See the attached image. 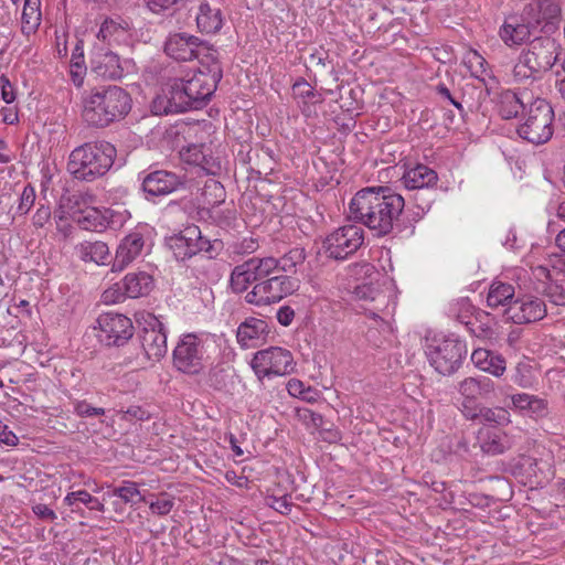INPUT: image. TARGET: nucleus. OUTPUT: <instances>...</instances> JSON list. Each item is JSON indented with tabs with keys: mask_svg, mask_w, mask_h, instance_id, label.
Listing matches in <instances>:
<instances>
[{
	"mask_svg": "<svg viewBox=\"0 0 565 565\" xmlns=\"http://www.w3.org/2000/svg\"><path fill=\"white\" fill-rule=\"evenodd\" d=\"M405 207L404 198L388 186L361 189L349 204L350 217L377 237L396 233V221Z\"/></svg>",
	"mask_w": 565,
	"mask_h": 565,
	"instance_id": "1",
	"label": "nucleus"
},
{
	"mask_svg": "<svg viewBox=\"0 0 565 565\" xmlns=\"http://www.w3.org/2000/svg\"><path fill=\"white\" fill-rule=\"evenodd\" d=\"M218 83L199 71L186 78H173L152 100V111L156 115H168L201 109L211 99Z\"/></svg>",
	"mask_w": 565,
	"mask_h": 565,
	"instance_id": "2",
	"label": "nucleus"
},
{
	"mask_svg": "<svg viewBox=\"0 0 565 565\" xmlns=\"http://www.w3.org/2000/svg\"><path fill=\"white\" fill-rule=\"evenodd\" d=\"M562 45L553 38L537 36L520 52L513 68V83L533 86L543 79L546 73L561 67L565 62Z\"/></svg>",
	"mask_w": 565,
	"mask_h": 565,
	"instance_id": "3",
	"label": "nucleus"
},
{
	"mask_svg": "<svg viewBox=\"0 0 565 565\" xmlns=\"http://www.w3.org/2000/svg\"><path fill=\"white\" fill-rule=\"evenodd\" d=\"M131 109V97L116 85L90 89L83 97V119L93 127H107L125 118Z\"/></svg>",
	"mask_w": 565,
	"mask_h": 565,
	"instance_id": "4",
	"label": "nucleus"
},
{
	"mask_svg": "<svg viewBox=\"0 0 565 565\" xmlns=\"http://www.w3.org/2000/svg\"><path fill=\"white\" fill-rule=\"evenodd\" d=\"M116 154L108 141L85 142L71 151L67 171L76 180L92 182L109 171Z\"/></svg>",
	"mask_w": 565,
	"mask_h": 565,
	"instance_id": "5",
	"label": "nucleus"
},
{
	"mask_svg": "<svg viewBox=\"0 0 565 565\" xmlns=\"http://www.w3.org/2000/svg\"><path fill=\"white\" fill-rule=\"evenodd\" d=\"M524 121L518 127V135L534 145L547 142L554 132V110L551 104L534 96L524 111Z\"/></svg>",
	"mask_w": 565,
	"mask_h": 565,
	"instance_id": "6",
	"label": "nucleus"
},
{
	"mask_svg": "<svg viewBox=\"0 0 565 565\" xmlns=\"http://www.w3.org/2000/svg\"><path fill=\"white\" fill-rule=\"evenodd\" d=\"M468 353L467 344L454 334L433 338L426 347L430 365L441 375L456 373Z\"/></svg>",
	"mask_w": 565,
	"mask_h": 565,
	"instance_id": "7",
	"label": "nucleus"
},
{
	"mask_svg": "<svg viewBox=\"0 0 565 565\" xmlns=\"http://www.w3.org/2000/svg\"><path fill=\"white\" fill-rule=\"evenodd\" d=\"M299 288L298 280L278 271L260 279L245 296L247 303L266 306L292 295Z\"/></svg>",
	"mask_w": 565,
	"mask_h": 565,
	"instance_id": "8",
	"label": "nucleus"
},
{
	"mask_svg": "<svg viewBox=\"0 0 565 565\" xmlns=\"http://www.w3.org/2000/svg\"><path fill=\"white\" fill-rule=\"evenodd\" d=\"M137 322L139 326L138 338L145 358L151 362L160 361L168 351L167 332L163 323L150 312L140 313Z\"/></svg>",
	"mask_w": 565,
	"mask_h": 565,
	"instance_id": "9",
	"label": "nucleus"
},
{
	"mask_svg": "<svg viewBox=\"0 0 565 565\" xmlns=\"http://www.w3.org/2000/svg\"><path fill=\"white\" fill-rule=\"evenodd\" d=\"M257 379L262 382L264 379L273 376H285L294 371L295 362L291 352L280 347H270L256 352L250 361Z\"/></svg>",
	"mask_w": 565,
	"mask_h": 565,
	"instance_id": "10",
	"label": "nucleus"
},
{
	"mask_svg": "<svg viewBox=\"0 0 565 565\" xmlns=\"http://www.w3.org/2000/svg\"><path fill=\"white\" fill-rule=\"evenodd\" d=\"M173 366L186 375H198L205 366L204 341L195 333L183 334L172 352Z\"/></svg>",
	"mask_w": 565,
	"mask_h": 565,
	"instance_id": "11",
	"label": "nucleus"
},
{
	"mask_svg": "<svg viewBox=\"0 0 565 565\" xmlns=\"http://www.w3.org/2000/svg\"><path fill=\"white\" fill-rule=\"evenodd\" d=\"M364 243V230L355 224L341 226L323 239L322 249L327 257L344 260Z\"/></svg>",
	"mask_w": 565,
	"mask_h": 565,
	"instance_id": "12",
	"label": "nucleus"
},
{
	"mask_svg": "<svg viewBox=\"0 0 565 565\" xmlns=\"http://www.w3.org/2000/svg\"><path fill=\"white\" fill-rule=\"evenodd\" d=\"M536 279L535 289L555 306H565V264L557 262L553 265L531 267Z\"/></svg>",
	"mask_w": 565,
	"mask_h": 565,
	"instance_id": "13",
	"label": "nucleus"
},
{
	"mask_svg": "<svg viewBox=\"0 0 565 565\" xmlns=\"http://www.w3.org/2000/svg\"><path fill=\"white\" fill-rule=\"evenodd\" d=\"M139 179H141V189L147 200L167 196L183 189L186 183L185 174L164 169L143 171L139 174Z\"/></svg>",
	"mask_w": 565,
	"mask_h": 565,
	"instance_id": "14",
	"label": "nucleus"
},
{
	"mask_svg": "<svg viewBox=\"0 0 565 565\" xmlns=\"http://www.w3.org/2000/svg\"><path fill=\"white\" fill-rule=\"evenodd\" d=\"M98 339L107 347L124 345L134 335L130 318L117 312H105L97 318Z\"/></svg>",
	"mask_w": 565,
	"mask_h": 565,
	"instance_id": "15",
	"label": "nucleus"
},
{
	"mask_svg": "<svg viewBox=\"0 0 565 565\" xmlns=\"http://www.w3.org/2000/svg\"><path fill=\"white\" fill-rule=\"evenodd\" d=\"M271 262L265 257H252L244 263L236 265L230 277V286L234 292L241 294L247 290L252 284H257L260 279L270 275L269 267Z\"/></svg>",
	"mask_w": 565,
	"mask_h": 565,
	"instance_id": "16",
	"label": "nucleus"
},
{
	"mask_svg": "<svg viewBox=\"0 0 565 565\" xmlns=\"http://www.w3.org/2000/svg\"><path fill=\"white\" fill-rule=\"evenodd\" d=\"M150 231L147 226H137L130 231L119 243L113 271H122L129 264L137 259L143 252Z\"/></svg>",
	"mask_w": 565,
	"mask_h": 565,
	"instance_id": "17",
	"label": "nucleus"
},
{
	"mask_svg": "<svg viewBox=\"0 0 565 565\" xmlns=\"http://www.w3.org/2000/svg\"><path fill=\"white\" fill-rule=\"evenodd\" d=\"M527 23L535 32H553L561 17V7L555 0H536L526 4L523 9Z\"/></svg>",
	"mask_w": 565,
	"mask_h": 565,
	"instance_id": "18",
	"label": "nucleus"
},
{
	"mask_svg": "<svg viewBox=\"0 0 565 565\" xmlns=\"http://www.w3.org/2000/svg\"><path fill=\"white\" fill-rule=\"evenodd\" d=\"M508 318L516 324L531 323L542 320L546 313V305L544 300L534 296H525L515 299L510 308L504 310Z\"/></svg>",
	"mask_w": 565,
	"mask_h": 565,
	"instance_id": "19",
	"label": "nucleus"
},
{
	"mask_svg": "<svg viewBox=\"0 0 565 565\" xmlns=\"http://www.w3.org/2000/svg\"><path fill=\"white\" fill-rule=\"evenodd\" d=\"M534 98V93L527 86L522 90L505 89L500 93L498 98V113L502 119L516 118Z\"/></svg>",
	"mask_w": 565,
	"mask_h": 565,
	"instance_id": "20",
	"label": "nucleus"
},
{
	"mask_svg": "<svg viewBox=\"0 0 565 565\" xmlns=\"http://www.w3.org/2000/svg\"><path fill=\"white\" fill-rule=\"evenodd\" d=\"M201 39L185 32L169 34L164 42V53L175 61H192L201 45Z\"/></svg>",
	"mask_w": 565,
	"mask_h": 565,
	"instance_id": "21",
	"label": "nucleus"
},
{
	"mask_svg": "<svg viewBox=\"0 0 565 565\" xmlns=\"http://www.w3.org/2000/svg\"><path fill=\"white\" fill-rule=\"evenodd\" d=\"M535 32L532 25L527 23L525 12L521 15L509 17L500 28L499 35L508 46H518L527 42Z\"/></svg>",
	"mask_w": 565,
	"mask_h": 565,
	"instance_id": "22",
	"label": "nucleus"
},
{
	"mask_svg": "<svg viewBox=\"0 0 565 565\" xmlns=\"http://www.w3.org/2000/svg\"><path fill=\"white\" fill-rule=\"evenodd\" d=\"M200 228L196 225L186 226L180 233L169 238V247L178 260H185L198 256V242Z\"/></svg>",
	"mask_w": 565,
	"mask_h": 565,
	"instance_id": "23",
	"label": "nucleus"
},
{
	"mask_svg": "<svg viewBox=\"0 0 565 565\" xmlns=\"http://www.w3.org/2000/svg\"><path fill=\"white\" fill-rule=\"evenodd\" d=\"M90 71L104 79H119L124 75L119 56L111 51L95 53L90 60Z\"/></svg>",
	"mask_w": 565,
	"mask_h": 565,
	"instance_id": "24",
	"label": "nucleus"
},
{
	"mask_svg": "<svg viewBox=\"0 0 565 565\" xmlns=\"http://www.w3.org/2000/svg\"><path fill=\"white\" fill-rule=\"evenodd\" d=\"M494 390V382L487 376L466 377L458 383V392L463 399H468V403H475L478 398H488Z\"/></svg>",
	"mask_w": 565,
	"mask_h": 565,
	"instance_id": "25",
	"label": "nucleus"
},
{
	"mask_svg": "<svg viewBox=\"0 0 565 565\" xmlns=\"http://www.w3.org/2000/svg\"><path fill=\"white\" fill-rule=\"evenodd\" d=\"M269 332L268 323L255 317L246 318L237 328L236 339L242 348H250Z\"/></svg>",
	"mask_w": 565,
	"mask_h": 565,
	"instance_id": "26",
	"label": "nucleus"
},
{
	"mask_svg": "<svg viewBox=\"0 0 565 565\" xmlns=\"http://www.w3.org/2000/svg\"><path fill=\"white\" fill-rule=\"evenodd\" d=\"M437 172L420 163L407 169L402 178L403 184L408 190L430 189L437 184Z\"/></svg>",
	"mask_w": 565,
	"mask_h": 565,
	"instance_id": "27",
	"label": "nucleus"
},
{
	"mask_svg": "<svg viewBox=\"0 0 565 565\" xmlns=\"http://www.w3.org/2000/svg\"><path fill=\"white\" fill-rule=\"evenodd\" d=\"M200 62L199 72L204 75L221 82L223 78V67L218 60V52L213 46H210L207 42L201 41V45L195 53V57Z\"/></svg>",
	"mask_w": 565,
	"mask_h": 565,
	"instance_id": "28",
	"label": "nucleus"
},
{
	"mask_svg": "<svg viewBox=\"0 0 565 565\" xmlns=\"http://www.w3.org/2000/svg\"><path fill=\"white\" fill-rule=\"evenodd\" d=\"M121 282L125 295L132 299L148 296L154 287L153 277L141 270L128 273Z\"/></svg>",
	"mask_w": 565,
	"mask_h": 565,
	"instance_id": "29",
	"label": "nucleus"
},
{
	"mask_svg": "<svg viewBox=\"0 0 565 565\" xmlns=\"http://www.w3.org/2000/svg\"><path fill=\"white\" fill-rule=\"evenodd\" d=\"M471 361L479 370L495 377L502 376L507 370L505 359L487 349H476L471 354Z\"/></svg>",
	"mask_w": 565,
	"mask_h": 565,
	"instance_id": "30",
	"label": "nucleus"
},
{
	"mask_svg": "<svg viewBox=\"0 0 565 565\" xmlns=\"http://www.w3.org/2000/svg\"><path fill=\"white\" fill-rule=\"evenodd\" d=\"M511 401L514 408L535 420L548 415V403L544 398L526 393H520L512 395Z\"/></svg>",
	"mask_w": 565,
	"mask_h": 565,
	"instance_id": "31",
	"label": "nucleus"
},
{
	"mask_svg": "<svg viewBox=\"0 0 565 565\" xmlns=\"http://www.w3.org/2000/svg\"><path fill=\"white\" fill-rule=\"evenodd\" d=\"M431 202L416 203L413 207L402 209V213L396 221V235L411 236L415 232L416 224L423 220L430 210Z\"/></svg>",
	"mask_w": 565,
	"mask_h": 565,
	"instance_id": "32",
	"label": "nucleus"
},
{
	"mask_svg": "<svg viewBox=\"0 0 565 565\" xmlns=\"http://www.w3.org/2000/svg\"><path fill=\"white\" fill-rule=\"evenodd\" d=\"M75 253L85 263L106 265L110 259L109 247L102 241H83L75 246Z\"/></svg>",
	"mask_w": 565,
	"mask_h": 565,
	"instance_id": "33",
	"label": "nucleus"
},
{
	"mask_svg": "<svg viewBox=\"0 0 565 565\" xmlns=\"http://www.w3.org/2000/svg\"><path fill=\"white\" fill-rule=\"evenodd\" d=\"M221 245L220 241L211 242L200 233L198 242V256L194 259V269L205 278H210L215 269L212 253Z\"/></svg>",
	"mask_w": 565,
	"mask_h": 565,
	"instance_id": "34",
	"label": "nucleus"
},
{
	"mask_svg": "<svg viewBox=\"0 0 565 565\" xmlns=\"http://www.w3.org/2000/svg\"><path fill=\"white\" fill-rule=\"evenodd\" d=\"M271 265L269 267L270 275L278 274V271L286 274L292 271L298 265H301L306 259V252L302 247H294L285 253L281 257H265Z\"/></svg>",
	"mask_w": 565,
	"mask_h": 565,
	"instance_id": "35",
	"label": "nucleus"
},
{
	"mask_svg": "<svg viewBox=\"0 0 565 565\" xmlns=\"http://www.w3.org/2000/svg\"><path fill=\"white\" fill-rule=\"evenodd\" d=\"M515 289L512 284L494 280L488 291L487 305L495 309L499 307L510 308L514 302Z\"/></svg>",
	"mask_w": 565,
	"mask_h": 565,
	"instance_id": "36",
	"label": "nucleus"
},
{
	"mask_svg": "<svg viewBox=\"0 0 565 565\" xmlns=\"http://www.w3.org/2000/svg\"><path fill=\"white\" fill-rule=\"evenodd\" d=\"M113 211L106 209L104 211L96 207L85 210L77 218L78 225L86 231L103 232L110 225Z\"/></svg>",
	"mask_w": 565,
	"mask_h": 565,
	"instance_id": "37",
	"label": "nucleus"
},
{
	"mask_svg": "<svg viewBox=\"0 0 565 565\" xmlns=\"http://www.w3.org/2000/svg\"><path fill=\"white\" fill-rule=\"evenodd\" d=\"M196 25L201 32L216 33L223 25L222 12L217 8H212L207 2H202L196 14Z\"/></svg>",
	"mask_w": 565,
	"mask_h": 565,
	"instance_id": "38",
	"label": "nucleus"
},
{
	"mask_svg": "<svg viewBox=\"0 0 565 565\" xmlns=\"http://www.w3.org/2000/svg\"><path fill=\"white\" fill-rule=\"evenodd\" d=\"M41 0H24L21 31L23 34L30 35L34 33L41 24Z\"/></svg>",
	"mask_w": 565,
	"mask_h": 565,
	"instance_id": "39",
	"label": "nucleus"
},
{
	"mask_svg": "<svg viewBox=\"0 0 565 565\" xmlns=\"http://www.w3.org/2000/svg\"><path fill=\"white\" fill-rule=\"evenodd\" d=\"M480 435V446L487 455H501L511 447L504 434L487 430L484 433L481 431Z\"/></svg>",
	"mask_w": 565,
	"mask_h": 565,
	"instance_id": "40",
	"label": "nucleus"
},
{
	"mask_svg": "<svg viewBox=\"0 0 565 565\" xmlns=\"http://www.w3.org/2000/svg\"><path fill=\"white\" fill-rule=\"evenodd\" d=\"M479 423L492 426H505L511 423L510 413L504 407H486L482 406L478 411Z\"/></svg>",
	"mask_w": 565,
	"mask_h": 565,
	"instance_id": "41",
	"label": "nucleus"
},
{
	"mask_svg": "<svg viewBox=\"0 0 565 565\" xmlns=\"http://www.w3.org/2000/svg\"><path fill=\"white\" fill-rule=\"evenodd\" d=\"M310 67L322 73L327 71L330 74H335V64L330 53L323 47L316 49L308 57Z\"/></svg>",
	"mask_w": 565,
	"mask_h": 565,
	"instance_id": "42",
	"label": "nucleus"
},
{
	"mask_svg": "<svg viewBox=\"0 0 565 565\" xmlns=\"http://www.w3.org/2000/svg\"><path fill=\"white\" fill-rule=\"evenodd\" d=\"M510 380L519 387H531L534 382L532 365L527 362H519L511 372Z\"/></svg>",
	"mask_w": 565,
	"mask_h": 565,
	"instance_id": "43",
	"label": "nucleus"
},
{
	"mask_svg": "<svg viewBox=\"0 0 565 565\" xmlns=\"http://www.w3.org/2000/svg\"><path fill=\"white\" fill-rule=\"evenodd\" d=\"M473 311L475 307L468 298L457 300L455 303H451L449 308V315L466 327L467 322H472L471 316Z\"/></svg>",
	"mask_w": 565,
	"mask_h": 565,
	"instance_id": "44",
	"label": "nucleus"
},
{
	"mask_svg": "<svg viewBox=\"0 0 565 565\" xmlns=\"http://www.w3.org/2000/svg\"><path fill=\"white\" fill-rule=\"evenodd\" d=\"M111 495L120 498L125 503H136L135 498H138V501L148 502L140 495L137 483L134 481H124L122 486L113 489Z\"/></svg>",
	"mask_w": 565,
	"mask_h": 565,
	"instance_id": "45",
	"label": "nucleus"
},
{
	"mask_svg": "<svg viewBox=\"0 0 565 565\" xmlns=\"http://www.w3.org/2000/svg\"><path fill=\"white\" fill-rule=\"evenodd\" d=\"M153 500L148 501L149 509L152 514L163 516L171 512L174 507V498L169 493H160L158 495H151Z\"/></svg>",
	"mask_w": 565,
	"mask_h": 565,
	"instance_id": "46",
	"label": "nucleus"
},
{
	"mask_svg": "<svg viewBox=\"0 0 565 565\" xmlns=\"http://www.w3.org/2000/svg\"><path fill=\"white\" fill-rule=\"evenodd\" d=\"M129 29V24L127 21L118 18V20H114L110 18H107L102 23L97 38L107 41L113 35L117 34L118 32H125Z\"/></svg>",
	"mask_w": 565,
	"mask_h": 565,
	"instance_id": "47",
	"label": "nucleus"
},
{
	"mask_svg": "<svg viewBox=\"0 0 565 565\" xmlns=\"http://www.w3.org/2000/svg\"><path fill=\"white\" fill-rule=\"evenodd\" d=\"M202 195L205 198V203L209 205H216L223 202L225 196V191L220 181L211 179L206 181Z\"/></svg>",
	"mask_w": 565,
	"mask_h": 565,
	"instance_id": "48",
	"label": "nucleus"
},
{
	"mask_svg": "<svg viewBox=\"0 0 565 565\" xmlns=\"http://www.w3.org/2000/svg\"><path fill=\"white\" fill-rule=\"evenodd\" d=\"M375 318L377 316L375 315ZM376 327H370L365 333L366 341L374 348H383L386 338L384 337L385 332H388L390 327L383 321L375 319Z\"/></svg>",
	"mask_w": 565,
	"mask_h": 565,
	"instance_id": "49",
	"label": "nucleus"
},
{
	"mask_svg": "<svg viewBox=\"0 0 565 565\" xmlns=\"http://www.w3.org/2000/svg\"><path fill=\"white\" fill-rule=\"evenodd\" d=\"M292 92L296 98L302 99L303 102L312 100L315 103H320L322 100L320 95L302 77L295 82L292 85Z\"/></svg>",
	"mask_w": 565,
	"mask_h": 565,
	"instance_id": "50",
	"label": "nucleus"
},
{
	"mask_svg": "<svg viewBox=\"0 0 565 565\" xmlns=\"http://www.w3.org/2000/svg\"><path fill=\"white\" fill-rule=\"evenodd\" d=\"M226 379V370L223 367V365L216 364L210 367L206 375V384L216 391H223L227 384Z\"/></svg>",
	"mask_w": 565,
	"mask_h": 565,
	"instance_id": "51",
	"label": "nucleus"
},
{
	"mask_svg": "<svg viewBox=\"0 0 565 565\" xmlns=\"http://www.w3.org/2000/svg\"><path fill=\"white\" fill-rule=\"evenodd\" d=\"M209 147L204 145H189L180 151L181 159L191 166H198L204 159V153Z\"/></svg>",
	"mask_w": 565,
	"mask_h": 565,
	"instance_id": "52",
	"label": "nucleus"
},
{
	"mask_svg": "<svg viewBox=\"0 0 565 565\" xmlns=\"http://www.w3.org/2000/svg\"><path fill=\"white\" fill-rule=\"evenodd\" d=\"M35 198V189L31 184L24 185L19 195V204L15 209V214L25 215L34 205Z\"/></svg>",
	"mask_w": 565,
	"mask_h": 565,
	"instance_id": "53",
	"label": "nucleus"
},
{
	"mask_svg": "<svg viewBox=\"0 0 565 565\" xmlns=\"http://www.w3.org/2000/svg\"><path fill=\"white\" fill-rule=\"evenodd\" d=\"M196 167L206 175H217L222 171L221 161L212 156L210 148L205 151L202 162H199Z\"/></svg>",
	"mask_w": 565,
	"mask_h": 565,
	"instance_id": "54",
	"label": "nucleus"
},
{
	"mask_svg": "<svg viewBox=\"0 0 565 565\" xmlns=\"http://www.w3.org/2000/svg\"><path fill=\"white\" fill-rule=\"evenodd\" d=\"M487 312L478 313L476 321L467 322L468 331L477 338H490L493 334L492 328L481 321V317H488Z\"/></svg>",
	"mask_w": 565,
	"mask_h": 565,
	"instance_id": "55",
	"label": "nucleus"
},
{
	"mask_svg": "<svg viewBox=\"0 0 565 565\" xmlns=\"http://www.w3.org/2000/svg\"><path fill=\"white\" fill-rule=\"evenodd\" d=\"M266 505L285 515H288L294 507L289 501L288 495H268L266 498Z\"/></svg>",
	"mask_w": 565,
	"mask_h": 565,
	"instance_id": "56",
	"label": "nucleus"
},
{
	"mask_svg": "<svg viewBox=\"0 0 565 565\" xmlns=\"http://www.w3.org/2000/svg\"><path fill=\"white\" fill-rule=\"evenodd\" d=\"M74 412L79 417H95L105 415V408L93 407L86 401H76Z\"/></svg>",
	"mask_w": 565,
	"mask_h": 565,
	"instance_id": "57",
	"label": "nucleus"
},
{
	"mask_svg": "<svg viewBox=\"0 0 565 565\" xmlns=\"http://www.w3.org/2000/svg\"><path fill=\"white\" fill-rule=\"evenodd\" d=\"M258 241L253 237H245L233 245V253L237 255L252 254L258 248Z\"/></svg>",
	"mask_w": 565,
	"mask_h": 565,
	"instance_id": "58",
	"label": "nucleus"
},
{
	"mask_svg": "<svg viewBox=\"0 0 565 565\" xmlns=\"http://www.w3.org/2000/svg\"><path fill=\"white\" fill-rule=\"evenodd\" d=\"M19 443V438L17 435L9 428L7 424L0 420V444L6 446H17Z\"/></svg>",
	"mask_w": 565,
	"mask_h": 565,
	"instance_id": "59",
	"label": "nucleus"
},
{
	"mask_svg": "<svg viewBox=\"0 0 565 565\" xmlns=\"http://www.w3.org/2000/svg\"><path fill=\"white\" fill-rule=\"evenodd\" d=\"M78 495H81L79 502L85 504L89 510L104 512V503H102L97 498L93 497L86 490H82Z\"/></svg>",
	"mask_w": 565,
	"mask_h": 565,
	"instance_id": "60",
	"label": "nucleus"
},
{
	"mask_svg": "<svg viewBox=\"0 0 565 565\" xmlns=\"http://www.w3.org/2000/svg\"><path fill=\"white\" fill-rule=\"evenodd\" d=\"M127 296L125 295V290H122V284L117 285L116 288H109L103 294V299L106 303L121 302Z\"/></svg>",
	"mask_w": 565,
	"mask_h": 565,
	"instance_id": "61",
	"label": "nucleus"
},
{
	"mask_svg": "<svg viewBox=\"0 0 565 565\" xmlns=\"http://www.w3.org/2000/svg\"><path fill=\"white\" fill-rule=\"evenodd\" d=\"M51 217V209L41 204L32 217V224L35 227H43Z\"/></svg>",
	"mask_w": 565,
	"mask_h": 565,
	"instance_id": "62",
	"label": "nucleus"
},
{
	"mask_svg": "<svg viewBox=\"0 0 565 565\" xmlns=\"http://www.w3.org/2000/svg\"><path fill=\"white\" fill-rule=\"evenodd\" d=\"M33 513L44 521L54 522L57 519L56 513L46 504L38 503L32 507Z\"/></svg>",
	"mask_w": 565,
	"mask_h": 565,
	"instance_id": "63",
	"label": "nucleus"
},
{
	"mask_svg": "<svg viewBox=\"0 0 565 565\" xmlns=\"http://www.w3.org/2000/svg\"><path fill=\"white\" fill-rule=\"evenodd\" d=\"M1 96L7 104H11L15 99V94L12 84L6 75L0 76Z\"/></svg>",
	"mask_w": 565,
	"mask_h": 565,
	"instance_id": "64",
	"label": "nucleus"
}]
</instances>
